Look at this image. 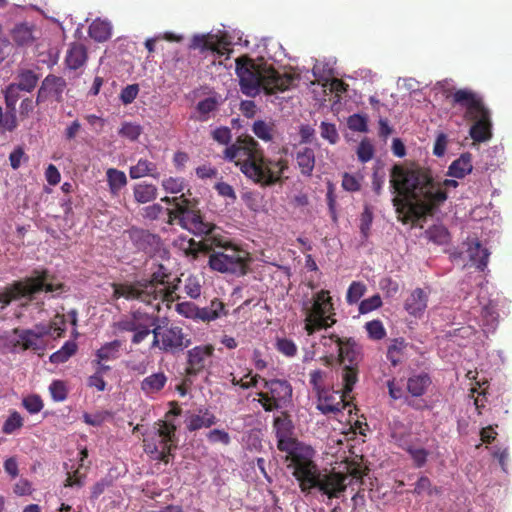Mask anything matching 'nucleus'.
<instances>
[{
    "instance_id": "f704fd0d",
    "label": "nucleus",
    "mask_w": 512,
    "mask_h": 512,
    "mask_svg": "<svg viewBox=\"0 0 512 512\" xmlns=\"http://www.w3.org/2000/svg\"><path fill=\"white\" fill-rule=\"evenodd\" d=\"M107 182L112 194H118L119 191L126 186L127 177L123 171L115 168H109L106 171Z\"/></svg>"
},
{
    "instance_id": "423d86ee",
    "label": "nucleus",
    "mask_w": 512,
    "mask_h": 512,
    "mask_svg": "<svg viewBox=\"0 0 512 512\" xmlns=\"http://www.w3.org/2000/svg\"><path fill=\"white\" fill-rule=\"evenodd\" d=\"M453 107L464 110V118L473 121L470 137L478 143L486 142L492 137V121L490 110L486 107L480 94L472 89L462 88L446 94Z\"/></svg>"
},
{
    "instance_id": "09e8293b",
    "label": "nucleus",
    "mask_w": 512,
    "mask_h": 512,
    "mask_svg": "<svg viewBox=\"0 0 512 512\" xmlns=\"http://www.w3.org/2000/svg\"><path fill=\"white\" fill-rule=\"evenodd\" d=\"M21 89H18L15 85L9 84L4 90L5 106L7 108L16 109V104L19 100H22L23 93Z\"/></svg>"
},
{
    "instance_id": "774afa93",
    "label": "nucleus",
    "mask_w": 512,
    "mask_h": 512,
    "mask_svg": "<svg viewBox=\"0 0 512 512\" xmlns=\"http://www.w3.org/2000/svg\"><path fill=\"white\" fill-rule=\"evenodd\" d=\"M139 93V87L137 84H131L122 89L120 94V100L123 104L132 103Z\"/></svg>"
},
{
    "instance_id": "4d7b16f0",
    "label": "nucleus",
    "mask_w": 512,
    "mask_h": 512,
    "mask_svg": "<svg viewBox=\"0 0 512 512\" xmlns=\"http://www.w3.org/2000/svg\"><path fill=\"white\" fill-rule=\"evenodd\" d=\"M185 293L192 299H197L201 295V284L197 277L189 276L184 283Z\"/></svg>"
},
{
    "instance_id": "2eb2a0df",
    "label": "nucleus",
    "mask_w": 512,
    "mask_h": 512,
    "mask_svg": "<svg viewBox=\"0 0 512 512\" xmlns=\"http://www.w3.org/2000/svg\"><path fill=\"white\" fill-rule=\"evenodd\" d=\"M161 201L174 206L172 209H167L169 216L167 224H172V221L175 219H178L180 224H185L186 220H190L191 224H205L199 212L193 209L191 201L187 199L184 194L172 198L165 196Z\"/></svg>"
},
{
    "instance_id": "c9c22d12",
    "label": "nucleus",
    "mask_w": 512,
    "mask_h": 512,
    "mask_svg": "<svg viewBox=\"0 0 512 512\" xmlns=\"http://www.w3.org/2000/svg\"><path fill=\"white\" fill-rule=\"evenodd\" d=\"M134 198L138 203H147L157 197V188L153 184L139 183L134 187Z\"/></svg>"
},
{
    "instance_id": "bb28decb",
    "label": "nucleus",
    "mask_w": 512,
    "mask_h": 512,
    "mask_svg": "<svg viewBox=\"0 0 512 512\" xmlns=\"http://www.w3.org/2000/svg\"><path fill=\"white\" fill-rule=\"evenodd\" d=\"M432 380L428 373L419 372L414 373L407 379V391L413 397H421L424 395L431 385Z\"/></svg>"
},
{
    "instance_id": "dca6fc26",
    "label": "nucleus",
    "mask_w": 512,
    "mask_h": 512,
    "mask_svg": "<svg viewBox=\"0 0 512 512\" xmlns=\"http://www.w3.org/2000/svg\"><path fill=\"white\" fill-rule=\"evenodd\" d=\"M129 237L138 250H142L150 256L164 257L167 254L159 236L143 228L133 226L129 231Z\"/></svg>"
},
{
    "instance_id": "e433bc0d",
    "label": "nucleus",
    "mask_w": 512,
    "mask_h": 512,
    "mask_svg": "<svg viewBox=\"0 0 512 512\" xmlns=\"http://www.w3.org/2000/svg\"><path fill=\"white\" fill-rule=\"evenodd\" d=\"M38 76L31 70L21 72L17 77V82L11 83L25 93L31 92L37 85Z\"/></svg>"
},
{
    "instance_id": "8fccbe9b",
    "label": "nucleus",
    "mask_w": 512,
    "mask_h": 512,
    "mask_svg": "<svg viewBox=\"0 0 512 512\" xmlns=\"http://www.w3.org/2000/svg\"><path fill=\"white\" fill-rule=\"evenodd\" d=\"M365 291H366V286L364 283L359 282V281H353L347 290V294H346L347 303L350 305L356 304L361 299V297L364 295Z\"/></svg>"
},
{
    "instance_id": "2f4dec72",
    "label": "nucleus",
    "mask_w": 512,
    "mask_h": 512,
    "mask_svg": "<svg viewBox=\"0 0 512 512\" xmlns=\"http://www.w3.org/2000/svg\"><path fill=\"white\" fill-rule=\"evenodd\" d=\"M296 162L302 175L311 176L315 167V153L310 147L299 149L296 153Z\"/></svg>"
},
{
    "instance_id": "c03bdc74",
    "label": "nucleus",
    "mask_w": 512,
    "mask_h": 512,
    "mask_svg": "<svg viewBox=\"0 0 512 512\" xmlns=\"http://www.w3.org/2000/svg\"><path fill=\"white\" fill-rule=\"evenodd\" d=\"M49 79L48 77L44 80L41 88L39 89L38 91V97H37V100L36 102L33 101L32 98L30 97H25L21 100V103H20V107H19V110H20V116L25 118V117H28L29 114L34 110L35 108V105L38 104V102L40 101V99L43 97L44 95V92H45V85L48 83Z\"/></svg>"
},
{
    "instance_id": "13d9d810",
    "label": "nucleus",
    "mask_w": 512,
    "mask_h": 512,
    "mask_svg": "<svg viewBox=\"0 0 512 512\" xmlns=\"http://www.w3.org/2000/svg\"><path fill=\"white\" fill-rule=\"evenodd\" d=\"M141 132H142V129H141L140 125L130 123V122L123 123L122 127L119 130V134L122 137H125L131 141L137 140L139 138V136L141 135Z\"/></svg>"
},
{
    "instance_id": "680f3d73",
    "label": "nucleus",
    "mask_w": 512,
    "mask_h": 512,
    "mask_svg": "<svg viewBox=\"0 0 512 512\" xmlns=\"http://www.w3.org/2000/svg\"><path fill=\"white\" fill-rule=\"evenodd\" d=\"M347 125L350 130L356 132H367V118L360 114H353L349 116L347 120Z\"/></svg>"
},
{
    "instance_id": "9d476101",
    "label": "nucleus",
    "mask_w": 512,
    "mask_h": 512,
    "mask_svg": "<svg viewBox=\"0 0 512 512\" xmlns=\"http://www.w3.org/2000/svg\"><path fill=\"white\" fill-rule=\"evenodd\" d=\"M332 310L333 304L326 290L317 292L311 299L303 302L304 329L309 336L321 329L331 327L336 322L330 313Z\"/></svg>"
},
{
    "instance_id": "b1692460",
    "label": "nucleus",
    "mask_w": 512,
    "mask_h": 512,
    "mask_svg": "<svg viewBox=\"0 0 512 512\" xmlns=\"http://www.w3.org/2000/svg\"><path fill=\"white\" fill-rule=\"evenodd\" d=\"M190 48L199 49L200 51H212L219 55H224L228 49L222 46L217 36L212 34L195 35L190 44Z\"/></svg>"
},
{
    "instance_id": "0e129e2a",
    "label": "nucleus",
    "mask_w": 512,
    "mask_h": 512,
    "mask_svg": "<svg viewBox=\"0 0 512 512\" xmlns=\"http://www.w3.org/2000/svg\"><path fill=\"white\" fill-rule=\"evenodd\" d=\"M176 311L185 318L196 321L198 306L192 302H181L176 305Z\"/></svg>"
},
{
    "instance_id": "cd10ccee",
    "label": "nucleus",
    "mask_w": 512,
    "mask_h": 512,
    "mask_svg": "<svg viewBox=\"0 0 512 512\" xmlns=\"http://www.w3.org/2000/svg\"><path fill=\"white\" fill-rule=\"evenodd\" d=\"M227 311L225 310L224 303L217 298H214L210 304L206 307H198L196 321L211 322L215 321L221 316H225Z\"/></svg>"
},
{
    "instance_id": "6e6d98bb",
    "label": "nucleus",
    "mask_w": 512,
    "mask_h": 512,
    "mask_svg": "<svg viewBox=\"0 0 512 512\" xmlns=\"http://www.w3.org/2000/svg\"><path fill=\"white\" fill-rule=\"evenodd\" d=\"M382 305V299L379 294H375L367 299H364L359 304L360 314H367L372 312Z\"/></svg>"
},
{
    "instance_id": "a878e982",
    "label": "nucleus",
    "mask_w": 512,
    "mask_h": 512,
    "mask_svg": "<svg viewBox=\"0 0 512 512\" xmlns=\"http://www.w3.org/2000/svg\"><path fill=\"white\" fill-rule=\"evenodd\" d=\"M167 381L168 378L164 372H156L141 381L140 389L147 397H153L165 387Z\"/></svg>"
},
{
    "instance_id": "ea45409f",
    "label": "nucleus",
    "mask_w": 512,
    "mask_h": 512,
    "mask_svg": "<svg viewBox=\"0 0 512 512\" xmlns=\"http://www.w3.org/2000/svg\"><path fill=\"white\" fill-rule=\"evenodd\" d=\"M328 372L322 369H314L309 373V384L312 387L315 395L323 392L328 388L326 380Z\"/></svg>"
},
{
    "instance_id": "6e6552de",
    "label": "nucleus",
    "mask_w": 512,
    "mask_h": 512,
    "mask_svg": "<svg viewBox=\"0 0 512 512\" xmlns=\"http://www.w3.org/2000/svg\"><path fill=\"white\" fill-rule=\"evenodd\" d=\"M214 245L220 250H214L209 255V267L220 273L244 275L246 273L249 253L228 240L213 236Z\"/></svg>"
},
{
    "instance_id": "c756f323",
    "label": "nucleus",
    "mask_w": 512,
    "mask_h": 512,
    "mask_svg": "<svg viewBox=\"0 0 512 512\" xmlns=\"http://www.w3.org/2000/svg\"><path fill=\"white\" fill-rule=\"evenodd\" d=\"M129 175L132 179H139L145 176H150L155 179L160 177L156 163L148 159L140 158L136 165L131 166Z\"/></svg>"
},
{
    "instance_id": "20e7f679",
    "label": "nucleus",
    "mask_w": 512,
    "mask_h": 512,
    "mask_svg": "<svg viewBox=\"0 0 512 512\" xmlns=\"http://www.w3.org/2000/svg\"><path fill=\"white\" fill-rule=\"evenodd\" d=\"M235 72L239 78L240 91L248 97H256L263 90L272 95L289 90L299 80V76L291 73H280L266 63L257 64L244 55L235 60Z\"/></svg>"
},
{
    "instance_id": "39448f33",
    "label": "nucleus",
    "mask_w": 512,
    "mask_h": 512,
    "mask_svg": "<svg viewBox=\"0 0 512 512\" xmlns=\"http://www.w3.org/2000/svg\"><path fill=\"white\" fill-rule=\"evenodd\" d=\"M485 278L472 273L467 274L458 284L457 297L463 300L462 309L467 310L479 324L484 333H493L498 325L496 304L488 297Z\"/></svg>"
},
{
    "instance_id": "a19ab883",
    "label": "nucleus",
    "mask_w": 512,
    "mask_h": 512,
    "mask_svg": "<svg viewBox=\"0 0 512 512\" xmlns=\"http://www.w3.org/2000/svg\"><path fill=\"white\" fill-rule=\"evenodd\" d=\"M12 38L17 45L25 46L33 42L32 29L26 24H19L12 30Z\"/></svg>"
},
{
    "instance_id": "3c124183",
    "label": "nucleus",
    "mask_w": 512,
    "mask_h": 512,
    "mask_svg": "<svg viewBox=\"0 0 512 512\" xmlns=\"http://www.w3.org/2000/svg\"><path fill=\"white\" fill-rule=\"evenodd\" d=\"M163 189L167 193L177 194L184 190L186 184L185 180L181 177H168L162 180Z\"/></svg>"
},
{
    "instance_id": "79ce46f5",
    "label": "nucleus",
    "mask_w": 512,
    "mask_h": 512,
    "mask_svg": "<svg viewBox=\"0 0 512 512\" xmlns=\"http://www.w3.org/2000/svg\"><path fill=\"white\" fill-rule=\"evenodd\" d=\"M253 133L265 142L272 141L274 135V124L263 120H257L252 126Z\"/></svg>"
},
{
    "instance_id": "49530a36",
    "label": "nucleus",
    "mask_w": 512,
    "mask_h": 512,
    "mask_svg": "<svg viewBox=\"0 0 512 512\" xmlns=\"http://www.w3.org/2000/svg\"><path fill=\"white\" fill-rule=\"evenodd\" d=\"M374 153L375 149L372 142L368 138L362 139L356 150L358 160L367 163L373 158Z\"/></svg>"
},
{
    "instance_id": "f3484780",
    "label": "nucleus",
    "mask_w": 512,
    "mask_h": 512,
    "mask_svg": "<svg viewBox=\"0 0 512 512\" xmlns=\"http://www.w3.org/2000/svg\"><path fill=\"white\" fill-rule=\"evenodd\" d=\"M349 394L350 393L345 392L344 386L342 394L328 387L323 392L316 394V408L323 415H336L345 408V398L348 397Z\"/></svg>"
},
{
    "instance_id": "aec40b11",
    "label": "nucleus",
    "mask_w": 512,
    "mask_h": 512,
    "mask_svg": "<svg viewBox=\"0 0 512 512\" xmlns=\"http://www.w3.org/2000/svg\"><path fill=\"white\" fill-rule=\"evenodd\" d=\"M464 245L471 265L475 266L479 272H484L487 269L490 256L488 248L483 247L481 240L476 236H468Z\"/></svg>"
},
{
    "instance_id": "58836bf2",
    "label": "nucleus",
    "mask_w": 512,
    "mask_h": 512,
    "mask_svg": "<svg viewBox=\"0 0 512 512\" xmlns=\"http://www.w3.org/2000/svg\"><path fill=\"white\" fill-rule=\"evenodd\" d=\"M426 238L438 245H444L450 241V233L446 226H429L425 231Z\"/></svg>"
},
{
    "instance_id": "5fc2aeb1",
    "label": "nucleus",
    "mask_w": 512,
    "mask_h": 512,
    "mask_svg": "<svg viewBox=\"0 0 512 512\" xmlns=\"http://www.w3.org/2000/svg\"><path fill=\"white\" fill-rule=\"evenodd\" d=\"M276 348L281 354L287 357H294L298 350L294 341L288 338H278Z\"/></svg>"
},
{
    "instance_id": "4468645a",
    "label": "nucleus",
    "mask_w": 512,
    "mask_h": 512,
    "mask_svg": "<svg viewBox=\"0 0 512 512\" xmlns=\"http://www.w3.org/2000/svg\"><path fill=\"white\" fill-rule=\"evenodd\" d=\"M153 341L151 348H159L164 353L176 354L191 344V340L179 326L161 327L156 325L152 329Z\"/></svg>"
},
{
    "instance_id": "f8f14e48",
    "label": "nucleus",
    "mask_w": 512,
    "mask_h": 512,
    "mask_svg": "<svg viewBox=\"0 0 512 512\" xmlns=\"http://www.w3.org/2000/svg\"><path fill=\"white\" fill-rule=\"evenodd\" d=\"M175 432L174 424L160 421L143 440L145 453L153 460L168 463L171 450L177 443Z\"/></svg>"
},
{
    "instance_id": "9b49d317",
    "label": "nucleus",
    "mask_w": 512,
    "mask_h": 512,
    "mask_svg": "<svg viewBox=\"0 0 512 512\" xmlns=\"http://www.w3.org/2000/svg\"><path fill=\"white\" fill-rule=\"evenodd\" d=\"M339 376L346 393H351L358 382L359 364L362 360V347L353 339H343L336 345Z\"/></svg>"
},
{
    "instance_id": "412c9836",
    "label": "nucleus",
    "mask_w": 512,
    "mask_h": 512,
    "mask_svg": "<svg viewBox=\"0 0 512 512\" xmlns=\"http://www.w3.org/2000/svg\"><path fill=\"white\" fill-rule=\"evenodd\" d=\"M216 422L217 418L214 413L204 406H200L193 412H188L185 417V425L190 432L209 428L215 425Z\"/></svg>"
},
{
    "instance_id": "f03ea898",
    "label": "nucleus",
    "mask_w": 512,
    "mask_h": 512,
    "mask_svg": "<svg viewBox=\"0 0 512 512\" xmlns=\"http://www.w3.org/2000/svg\"><path fill=\"white\" fill-rule=\"evenodd\" d=\"M274 430L277 447L286 453V460L289 461L287 468L292 470L301 492L306 495L317 492L326 504L343 495L347 488V477L340 473L321 471L314 461L316 451L313 447L291 437L292 423L287 417H276Z\"/></svg>"
},
{
    "instance_id": "de8ad7c7",
    "label": "nucleus",
    "mask_w": 512,
    "mask_h": 512,
    "mask_svg": "<svg viewBox=\"0 0 512 512\" xmlns=\"http://www.w3.org/2000/svg\"><path fill=\"white\" fill-rule=\"evenodd\" d=\"M363 176L360 174L343 173L342 187L348 192H358L361 189Z\"/></svg>"
},
{
    "instance_id": "a18cd8bd",
    "label": "nucleus",
    "mask_w": 512,
    "mask_h": 512,
    "mask_svg": "<svg viewBox=\"0 0 512 512\" xmlns=\"http://www.w3.org/2000/svg\"><path fill=\"white\" fill-rule=\"evenodd\" d=\"M218 101L215 97H208L198 102L197 112L200 114V121H207L209 114L217 109Z\"/></svg>"
},
{
    "instance_id": "4c0bfd02",
    "label": "nucleus",
    "mask_w": 512,
    "mask_h": 512,
    "mask_svg": "<svg viewBox=\"0 0 512 512\" xmlns=\"http://www.w3.org/2000/svg\"><path fill=\"white\" fill-rule=\"evenodd\" d=\"M77 351V344L74 341H66L64 345L50 356V362L61 364L66 362Z\"/></svg>"
},
{
    "instance_id": "ddd939ff",
    "label": "nucleus",
    "mask_w": 512,
    "mask_h": 512,
    "mask_svg": "<svg viewBox=\"0 0 512 512\" xmlns=\"http://www.w3.org/2000/svg\"><path fill=\"white\" fill-rule=\"evenodd\" d=\"M265 391L257 393L258 402L267 412L282 411L292 403V386L284 379H261Z\"/></svg>"
},
{
    "instance_id": "69168bd1",
    "label": "nucleus",
    "mask_w": 512,
    "mask_h": 512,
    "mask_svg": "<svg viewBox=\"0 0 512 512\" xmlns=\"http://www.w3.org/2000/svg\"><path fill=\"white\" fill-rule=\"evenodd\" d=\"M207 439L210 443H222L228 445L231 442L230 435L221 429L210 430L207 434Z\"/></svg>"
},
{
    "instance_id": "a211bd4d",
    "label": "nucleus",
    "mask_w": 512,
    "mask_h": 512,
    "mask_svg": "<svg viewBox=\"0 0 512 512\" xmlns=\"http://www.w3.org/2000/svg\"><path fill=\"white\" fill-rule=\"evenodd\" d=\"M214 348L211 345H199L187 351L186 374L196 376L211 362Z\"/></svg>"
},
{
    "instance_id": "1a4fd4ad",
    "label": "nucleus",
    "mask_w": 512,
    "mask_h": 512,
    "mask_svg": "<svg viewBox=\"0 0 512 512\" xmlns=\"http://www.w3.org/2000/svg\"><path fill=\"white\" fill-rule=\"evenodd\" d=\"M34 273V276L27 278L24 282H17L0 293L2 308L14 300L22 298L36 299L37 294L40 292L51 293L53 296L62 293V284L51 283L50 275L47 271H35Z\"/></svg>"
},
{
    "instance_id": "052dcab7",
    "label": "nucleus",
    "mask_w": 512,
    "mask_h": 512,
    "mask_svg": "<svg viewBox=\"0 0 512 512\" xmlns=\"http://www.w3.org/2000/svg\"><path fill=\"white\" fill-rule=\"evenodd\" d=\"M22 404L30 414H36L43 408V401L41 397L35 394L25 397Z\"/></svg>"
},
{
    "instance_id": "7c9ffc66",
    "label": "nucleus",
    "mask_w": 512,
    "mask_h": 512,
    "mask_svg": "<svg viewBox=\"0 0 512 512\" xmlns=\"http://www.w3.org/2000/svg\"><path fill=\"white\" fill-rule=\"evenodd\" d=\"M472 168V155L470 153H463L450 164L448 175L455 178H463L472 171Z\"/></svg>"
},
{
    "instance_id": "6ab92c4d",
    "label": "nucleus",
    "mask_w": 512,
    "mask_h": 512,
    "mask_svg": "<svg viewBox=\"0 0 512 512\" xmlns=\"http://www.w3.org/2000/svg\"><path fill=\"white\" fill-rule=\"evenodd\" d=\"M47 333L48 330L46 329L36 332L32 329L16 328L13 330V334L15 335V339H13V341H15L14 346L17 347L20 345L23 350H33L35 352L43 351L45 349L43 336Z\"/></svg>"
},
{
    "instance_id": "f257e3e1",
    "label": "nucleus",
    "mask_w": 512,
    "mask_h": 512,
    "mask_svg": "<svg viewBox=\"0 0 512 512\" xmlns=\"http://www.w3.org/2000/svg\"><path fill=\"white\" fill-rule=\"evenodd\" d=\"M457 186L458 182L452 179L435 182L431 172L419 165L395 164L390 171V187L397 194L393 203L404 224L434 215L447 200L443 187Z\"/></svg>"
},
{
    "instance_id": "c85d7f7f",
    "label": "nucleus",
    "mask_w": 512,
    "mask_h": 512,
    "mask_svg": "<svg viewBox=\"0 0 512 512\" xmlns=\"http://www.w3.org/2000/svg\"><path fill=\"white\" fill-rule=\"evenodd\" d=\"M123 342L121 340H113L103 344L95 353L93 362L100 364V362L114 361L121 355Z\"/></svg>"
},
{
    "instance_id": "603ef678",
    "label": "nucleus",
    "mask_w": 512,
    "mask_h": 512,
    "mask_svg": "<svg viewBox=\"0 0 512 512\" xmlns=\"http://www.w3.org/2000/svg\"><path fill=\"white\" fill-rule=\"evenodd\" d=\"M366 331L373 340H381L386 336V330L380 320H372L366 323Z\"/></svg>"
},
{
    "instance_id": "393cba45",
    "label": "nucleus",
    "mask_w": 512,
    "mask_h": 512,
    "mask_svg": "<svg viewBox=\"0 0 512 512\" xmlns=\"http://www.w3.org/2000/svg\"><path fill=\"white\" fill-rule=\"evenodd\" d=\"M157 317L150 316L148 313L141 311H134L130 317L121 319L117 323V327L122 331L134 332L137 329L145 328L144 326Z\"/></svg>"
},
{
    "instance_id": "72a5a7b5",
    "label": "nucleus",
    "mask_w": 512,
    "mask_h": 512,
    "mask_svg": "<svg viewBox=\"0 0 512 512\" xmlns=\"http://www.w3.org/2000/svg\"><path fill=\"white\" fill-rule=\"evenodd\" d=\"M18 127L16 109L0 106V135L13 132Z\"/></svg>"
},
{
    "instance_id": "bf43d9fd",
    "label": "nucleus",
    "mask_w": 512,
    "mask_h": 512,
    "mask_svg": "<svg viewBox=\"0 0 512 512\" xmlns=\"http://www.w3.org/2000/svg\"><path fill=\"white\" fill-rule=\"evenodd\" d=\"M49 391L54 401L62 402L67 398V389L63 381L54 380L49 386Z\"/></svg>"
},
{
    "instance_id": "37998d69",
    "label": "nucleus",
    "mask_w": 512,
    "mask_h": 512,
    "mask_svg": "<svg viewBox=\"0 0 512 512\" xmlns=\"http://www.w3.org/2000/svg\"><path fill=\"white\" fill-rule=\"evenodd\" d=\"M406 343L403 339H394L387 350V359L393 366H397L402 361L403 350Z\"/></svg>"
},
{
    "instance_id": "4be33fe9",
    "label": "nucleus",
    "mask_w": 512,
    "mask_h": 512,
    "mask_svg": "<svg viewBox=\"0 0 512 512\" xmlns=\"http://www.w3.org/2000/svg\"><path fill=\"white\" fill-rule=\"evenodd\" d=\"M429 291L416 288L407 297L404 303L405 310L414 317L423 316L428 304Z\"/></svg>"
},
{
    "instance_id": "864d4df0",
    "label": "nucleus",
    "mask_w": 512,
    "mask_h": 512,
    "mask_svg": "<svg viewBox=\"0 0 512 512\" xmlns=\"http://www.w3.org/2000/svg\"><path fill=\"white\" fill-rule=\"evenodd\" d=\"M321 137L327 140L330 144H336L339 140V134L335 124L328 122H321L320 124Z\"/></svg>"
},
{
    "instance_id": "5701e85b",
    "label": "nucleus",
    "mask_w": 512,
    "mask_h": 512,
    "mask_svg": "<svg viewBox=\"0 0 512 512\" xmlns=\"http://www.w3.org/2000/svg\"><path fill=\"white\" fill-rule=\"evenodd\" d=\"M88 60L87 48L80 42L70 43L65 56V64L70 70H77Z\"/></svg>"
},
{
    "instance_id": "e2e57ef3",
    "label": "nucleus",
    "mask_w": 512,
    "mask_h": 512,
    "mask_svg": "<svg viewBox=\"0 0 512 512\" xmlns=\"http://www.w3.org/2000/svg\"><path fill=\"white\" fill-rule=\"evenodd\" d=\"M414 492L417 494L427 493L428 495L438 494L439 490L432 486L430 479L426 476H422L418 479L415 484Z\"/></svg>"
},
{
    "instance_id": "338daca9",
    "label": "nucleus",
    "mask_w": 512,
    "mask_h": 512,
    "mask_svg": "<svg viewBox=\"0 0 512 512\" xmlns=\"http://www.w3.org/2000/svg\"><path fill=\"white\" fill-rule=\"evenodd\" d=\"M407 451L417 467H422L426 463L428 456V452L426 449L411 446L407 449Z\"/></svg>"
},
{
    "instance_id": "7ed1b4c3",
    "label": "nucleus",
    "mask_w": 512,
    "mask_h": 512,
    "mask_svg": "<svg viewBox=\"0 0 512 512\" xmlns=\"http://www.w3.org/2000/svg\"><path fill=\"white\" fill-rule=\"evenodd\" d=\"M223 158L233 162L253 182L271 186L283 180L288 160L267 158L259 143L251 136H240L224 150Z\"/></svg>"
},
{
    "instance_id": "0eeeda50",
    "label": "nucleus",
    "mask_w": 512,
    "mask_h": 512,
    "mask_svg": "<svg viewBox=\"0 0 512 512\" xmlns=\"http://www.w3.org/2000/svg\"><path fill=\"white\" fill-rule=\"evenodd\" d=\"M169 278L167 269L159 265L153 272L151 279L136 281L130 285H121L114 289L117 298L124 297L128 300H139L140 302L160 310V304L165 296V283Z\"/></svg>"
},
{
    "instance_id": "473e14b6",
    "label": "nucleus",
    "mask_w": 512,
    "mask_h": 512,
    "mask_svg": "<svg viewBox=\"0 0 512 512\" xmlns=\"http://www.w3.org/2000/svg\"><path fill=\"white\" fill-rule=\"evenodd\" d=\"M88 34L96 42H106L111 38L112 26L108 21L96 19L90 24Z\"/></svg>"
}]
</instances>
